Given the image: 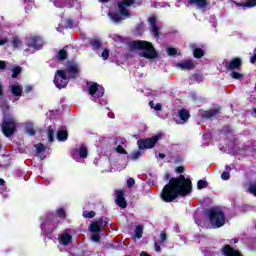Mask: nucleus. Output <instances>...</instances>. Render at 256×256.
I'll list each match as a JSON object with an SVG mask.
<instances>
[{"label": "nucleus", "instance_id": "obj_1", "mask_svg": "<svg viewBox=\"0 0 256 256\" xmlns=\"http://www.w3.org/2000/svg\"><path fill=\"white\" fill-rule=\"evenodd\" d=\"M191 193V180L180 175L178 178L170 179L163 188L161 197L166 203L175 201L178 197H185Z\"/></svg>", "mask_w": 256, "mask_h": 256}, {"label": "nucleus", "instance_id": "obj_2", "mask_svg": "<svg viewBox=\"0 0 256 256\" xmlns=\"http://www.w3.org/2000/svg\"><path fill=\"white\" fill-rule=\"evenodd\" d=\"M81 68L75 61L68 62L66 70H58L54 78V84L58 89H64L69 83V79H75L79 77Z\"/></svg>", "mask_w": 256, "mask_h": 256}, {"label": "nucleus", "instance_id": "obj_3", "mask_svg": "<svg viewBox=\"0 0 256 256\" xmlns=\"http://www.w3.org/2000/svg\"><path fill=\"white\" fill-rule=\"evenodd\" d=\"M130 49L133 51L135 49H139L140 57H144L145 59H157V51H155V47L148 41L136 40L130 42Z\"/></svg>", "mask_w": 256, "mask_h": 256}, {"label": "nucleus", "instance_id": "obj_4", "mask_svg": "<svg viewBox=\"0 0 256 256\" xmlns=\"http://www.w3.org/2000/svg\"><path fill=\"white\" fill-rule=\"evenodd\" d=\"M213 229H219L225 225V213L219 208H211L206 211Z\"/></svg>", "mask_w": 256, "mask_h": 256}, {"label": "nucleus", "instance_id": "obj_5", "mask_svg": "<svg viewBox=\"0 0 256 256\" xmlns=\"http://www.w3.org/2000/svg\"><path fill=\"white\" fill-rule=\"evenodd\" d=\"M3 113L4 119L1 124L2 133L5 137H11L17 129V119L13 115L7 114L5 110H3Z\"/></svg>", "mask_w": 256, "mask_h": 256}, {"label": "nucleus", "instance_id": "obj_6", "mask_svg": "<svg viewBox=\"0 0 256 256\" xmlns=\"http://www.w3.org/2000/svg\"><path fill=\"white\" fill-rule=\"evenodd\" d=\"M88 93L91 95V100L95 101V103L99 101L100 105H107V100H100L105 95V88L103 86L90 82L88 83Z\"/></svg>", "mask_w": 256, "mask_h": 256}, {"label": "nucleus", "instance_id": "obj_7", "mask_svg": "<svg viewBox=\"0 0 256 256\" xmlns=\"http://www.w3.org/2000/svg\"><path fill=\"white\" fill-rule=\"evenodd\" d=\"M58 223L59 219L57 217L53 214H48L46 220L41 224V230L45 235H49V233H53L54 230L57 229Z\"/></svg>", "mask_w": 256, "mask_h": 256}, {"label": "nucleus", "instance_id": "obj_8", "mask_svg": "<svg viewBox=\"0 0 256 256\" xmlns=\"http://www.w3.org/2000/svg\"><path fill=\"white\" fill-rule=\"evenodd\" d=\"M26 45L30 49L24 50L25 55H29L31 53H35V51H39L41 47H43V39L39 36H33L26 40Z\"/></svg>", "mask_w": 256, "mask_h": 256}, {"label": "nucleus", "instance_id": "obj_9", "mask_svg": "<svg viewBox=\"0 0 256 256\" xmlns=\"http://www.w3.org/2000/svg\"><path fill=\"white\" fill-rule=\"evenodd\" d=\"M161 139V134H158L152 138L142 139L138 141L139 149H153L155 147V143Z\"/></svg>", "mask_w": 256, "mask_h": 256}, {"label": "nucleus", "instance_id": "obj_10", "mask_svg": "<svg viewBox=\"0 0 256 256\" xmlns=\"http://www.w3.org/2000/svg\"><path fill=\"white\" fill-rule=\"evenodd\" d=\"M12 95H14L13 103L19 101L21 95H23V86L19 82H12L9 85Z\"/></svg>", "mask_w": 256, "mask_h": 256}, {"label": "nucleus", "instance_id": "obj_11", "mask_svg": "<svg viewBox=\"0 0 256 256\" xmlns=\"http://www.w3.org/2000/svg\"><path fill=\"white\" fill-rule=\"evenodd\" d=\"M133 3H135V0H120L118 2V9L121 13V15H124V17H129V15H131L129 13V9H127L128 7H131V5H133Z\"/></svg>", "mask_w": 256, "mask_h": 256}, {"label": "nucleus", "instance_id": "obj_12", "mask_svg": "<svg viewBox=\"0 0 256 256\" xmlns=\"http://www.w3.org/2000/svg\"><path fill=\"white\" fill-rule=\"evenodd\" d=\"M72 239L73 235H71V230L67 229L58 237L59 245L67 247V245H71Z\"/></svg>", "mask_w": 256, "mask_h": 256}, {"label": "nucleus", "instance_id": "obj_13", "mask_svg": "<svg viewBox=\"0 0 256 256\" xmlns=\"http://www.w3.org/2000/svg\"><path fill=\"white\" fill-rule=\"evenodd\" d=\"M72 157L75 159V161L81 163L82 159L87 158V147L81 146L78 149H75L72 151Z\"/></svg>", "mask_w": 256, "mask_h": 256}, {"label": "nucleus", "instance_id": "obj_14", "mask_svg": "<svg viewBox=\"0 0 256 256\" xmlns=\"http://www.w3.org/2000/svg\"><path fill=\"white\" fill-rule=\"evenodd\" d=\"M107 219L103 220V218L93 222L90 226H89V231H91V233H99V231H101V229H103V227H107Z\"/></svg>", "mask_w": 256, "mask_h": 256}, {"label": "nucleus", "instance_id": "obj_15", "mask_svg": "<svg viewBox=\"0 0 256 256\" xmlns=\"http://www.w3.org/2000/svg\"><path fill=\"white\" fill-rule=\"evenodd\" d=\"M55 7H79V0H54Z\"/></svg>", "mask_w": 256, "mask_h": 256}, {"label": "nucleus", "instance_id": "obj_16", "mask_svg": "<svg viewBox=\"0 0 256 256\" xmlns=\"http://www.w3.org/2000/svg\"><path fill=\"white\" fill-rule=\"evenodd\" d=\"M116 205L121 207V209H125L127 207V201L125 200V193L123 190L116 191Z\"/></svg>", "mask_w": 256, "mask_h": 256}, {"label": "nucleus", "instance_id": "obj_17", "mask_svg": "<svg viewBox=\"0 0 256 256\" xmlns=\"http://www.w3.org/2000/svg\"><path fill=\"white\" fill-rule=\"evenodd\" d=\"M176 67L178 69H182V71H189L191 69H195V63H193V61L191 60H186V61L177 63Z\"/></svg>", "mask_w": 256, "mask_h": 256}, {"label": "nucleus", "instance_id": "obj_18", "mask_svg": "<svg viewBox=\"0 0 256 256\" xmlns=\"http://www.w3.org/2000/svg\"><path fill=\"white\" fill-rule=\"evenodd\" d=\"M224 67H226V69L230 71H233L234 69H239V67H241V59L234 58L231 62H225Z\"/></svg>", "mask_w": 256, "mask_h": 256}, {"label": "nucleus", "instance_id": "obj_19", "mask_svg": "<svg viewBox=\"0 0 256 256\" xmlns=\"http://www.w3.org/2000/svg\"><path fill=\"white\" fill-rule=\"evenodd\" d=\"M149 24L154 37H159V26H157V16L150 17Z\"/></svg>", "mask_w": 256, "mask_h": 256}, {"label": "nucleus", "instance_id": "obj_20", "mask_svg": "<svg viewBox=\"0 0 256 256\" xmlns=\"http://www.w3.org/2000/svg\"><path fill=\"white\" fill-rule=\"evenodd\" d=\"M222 252L224 256H243L239 250H235L229 245L224 246Z\"/></svg>", "mask_w": 256, "mask_h": 256}, {"label": "nucleus", "instance_id": "obj_21", "mask_svg": "<svg viewBox=\"0 0 256 256\" xmlns=\"http://www.w3.org/2000/svg\"><path fill=\"white\" fill-rule=\"evenodd\" d=\"M179 118L181 119L182 123H187L189 121V118L191 117V114L189 113V110L187 109H181L178 111Z\"/></svg>", "mask_w": 256, "mask_h": 256}, {"label": "nucleus", "instance_id": "obj_22", "mask_svg": "<svg viewBox=\"0 0 256 256\" xmlns=\"http://www.w3.org/2000/svg\"><path fill=\"white\" fill-rule=\"evenodd\" d=\"M188 5H195L199 9L207 6V0H188Z\"/></svg>", "mask_w": 256, "mask_h": 256}, {"label": "nucleus", "instance_id": "obj_23", "mask_svg": "<svg viewBox=\"0 0 256 256\" xmlns=\"http://www.w3.org/2000/svg\"><path fill=\"white\" fill-rule=\"evenodd\" d=\"M108 16L114 23H121L123 21V16L119 13L109 12Z\"/></svg>", "mask_w": 256, "mask_h": 256}, {"label": "nucleus", "instance_id": "obj_24", "mask_svg": "<svg viewBox=\"0 0 256 256\" xmlns=\"http://www.w3.org/2000/svg\"><path fill=\"white\" fill-rule=\"evenodd\" d=\"M67 137H69L67 130H64V129L58 130L57 132L58 141H67Z\"/></svg>", "mask_w": 256, "mask_h": 256}, {"label": "nucleus", "instance_id": "obj_25", "mask_svg": "<svg viewBox=\"0 0 256 256\" xmlns=\"http://www.w3.org/2000/svg\"><path fill=\"white\" fill-rule=\"evenodd\" d=\"M219 110H210L203 113L202 117L206 119H213V117H217Z\"/></svg>", "mask_w": 256, "mask_h": 256}, {"label": "nucleus", "instance_id": "obj_26", "mask_svg": "<svg viewBox=\"0 0 256 256\" xmlns=\"http://www.w3.org/2000/svg\"><path fill=\"white\" fill-rule=\"evenodd\" d=\"M25 131H26L27 135H30L31 137H33V135H35V129L33 128V122L26 123Z\"/></svg>", "mask_w": 256, "mask_h": 256}, {"label": "nucleus", "instance_id": "obj_27", "mask_svg": "<svg viewBox=\"0 0 256 256\" xmlns=\"http://www.w3.org/2000/svg\"><path fill=\"white\" fill-rule=\"evenodd\" d=\"M57 59L60 61L67 59V46L58 52Z\"/></svg>", "mask_w": 256, "mask_h": 256}, {"label": "nucleus", "instance_id": "obj_28", "mask_svg": "<svg viewBox=\"0 0 256 256\" xmlns=\"http://www.w3.org/2000/svg\"><path fill=\"white\" fill-rule=\"evenodd\" d=\"M193 47V55L194 57H196V59H201V57H203L204 52L201 48H195V45L192 46Z\"/></svg>", "mask_w": 256, "mask_h": 256}, {"label": "nucleus", "instance_id": "obj_29", "mask_svg": "<svg viewBox=\"0 0 256 256\" xmlns=\"http://www.w3.org/2000/svg\"><path fill=\"white\" fill-rule=\"evenodd\" d=\"M90 45L93 47L94 51H97V49H101V40L92 39L90 40Z\"/></svg>", "mask_w": 256, "mask_h": 256}, {"label": "nucleus", "instance_id": "obj_30", "mask_svg": "<svg viewBox=\"0 0 256 256\" xmlns=\"http://www.w3.org/2000/svg\"><path fill=\"white\" fill-rule=\"evenodd\" d=\"M79 25V22L78 21H73L71 19H67L66 20V29H73L75 27H77Z\"/></svg>", "mask_w": 256, "mask_h": 256}, {"label": "nucleus", "instance_id": "obj_31", "mask_svg": "<svg viewBox=\"0 0 256 256\" xmlns=\"http://www.w3.org/2000/svg\"><path fill=\"white\" fill-rule=\"evenodd\" d=\"M135 237L141 239L143 237V225L136 226Z\"/></svg>", "mask_w": 256, "mask_h": 256}, {"label": "nucleus", "instance_id": "obj_32", "mask_svg": "<svg viewBox=\"0 0 256 256\" xmlns=\"http://www.w3.org/2000/svg\"><path fill=\"white\" fill-rule=\"evenodd\" d=\"M238 7H256V0H248L247 2L243 3V4H237Z\"/></svg>", "mask_w": 256, "mask_h": 256}, {"label": "nucleus", "instance_id": "obj_33", "mask_svg": "<svg viewBox=\"0 0 256 256\" xmlns=\"http://www.w3.org/2000/svg\"><path fill=\"white\" fill-rule=\"evenodd\" d=\"M55 137V129L53 127L49 126L48 127V141L50 143H53Z\"/></svg>", "mask_w": 256, "mask_h": 256}, {"label": "nucleus", "instance_id": "obj_34", "mask_svg": "<svg viewBox=\"0 0 256 256\" xmlns=\"http://www.w3.org/2000/svg\"><path fill=\"white\" fill-rule=\"evenodd\" d=\"M35 148L37 150L38 157H43V151H45V146L42 143H40L36 144Z\"/></svg>", "mask_w": 256, "mask_h": 256}, {"label": "nucleus", "instance_id": "obj_35", "mask_svg": "<svg viewBox=\"0 0 256 256\" xmlns=\"http://www.w3.org/2000/svg\"><path fill=\"white\" fill-rule=\"evenodd\" d=\"M142 156H143V153L139 150H136V151L132 152V154L130 155V159L132 161H136V159H139Z\"/></svg>", "mask_w": 256, "mask_h": 256}, {"label": "nucleus", "instance_id": "obj_36", "mask_svg": "<svg viewBox=\"0 0 256 256\" xmlns=\"http://www.w3.org/2000/svg\"><path fill=\"white\" fill-rule=\"evenodd\" d=\"M83 217L86 219H93V217H95V211H84Z\"/></svg>", "mask_w": 256, "mask_h": 256}, {"label": "nucleus", "instance_id": "obj_37", "mask_svg": "<svg viewBox=\"0 0 256 256\" xmlns=\"http://www.w3.org/2000/svg\"><path fill=\"white\" fill-rule=\"evenodd\" d=\"M12 45L14 49H17L21 45V40L18 37H14L12 40Z\"/></svg>", "mask_w": 256, "mask_h": 256}, {"label": "nucleus", "instance_id": "obj_38", "mask_svg": "<svg viewBox=\"0 0 256 256\" xmlns=\"http://www.w3.org/2000/svg\"><path fill=\"white\" fill-rule=\"evenodd\" d=\"M110 39H112L113 41H116L118 43L123 41V38L117 34H110Z\"/></svg>", "mask_w": 256, "mask_h": 256}, {"label": "nucleus", "instance_id": "obj_39", "mask_svg": "<svg viewBox=\"0 0 256 256\" xmlns=\"http://www.w3.org/2000/svg\"><path fill=\"white\" fill-rule=\"evenodd\" d=\"M12 72H13L12 77H13V79H15L18 77L19 73H21V68L15 67L12 69Z\"/></svg>", "mask_w": 256, "mask_h": 256}, {"label": "nucleus", "instance_id": "obj_40", "mask_svg": "<svg viewBox=\"0 0 256 256\" xmlns=\"http://www.w3.org/2000/svg\"><path fill=\"white\" fill-rule=\"evenodd\" d=\"M4 185H5V180L0 179V186H1L0 193H2L3 197H7V194H3L6 189Z\"/></svg>", "mask_w": 256, "mask_h": 256}, {"label": "nucleus", "instance_id": "obj_41", "mask_svg": "<svg viewBox=\"0 0 256 256\" xmlns=\"http://www.w3.org/2000/svg\"><path fill=\"white\" fill-rule=\"evenodd\" d=\"M198 189H205L207 187V181L205 180H199L197 183Z\"/></svg>", "mask_w": 256, "mask_h": 256}, {"label": "nucleus", "instance_id": "obj_42", "mask_svg": "<svg viewBox=\"0 0 256 256\" xmlns=\"http://www.w3.org/2000/svg\"><path fill=\"white\" fill-rule=\"evenodd\" d=\"M232 79H243V74L233 71L231 74Z\"/></svg>", "mask_w": 256, "mask_h": 256}, {"label": "nucleus", "instance_id": "obj_43", "mask_svg": "<svg viewBox=\"0 0 256 256\" xmlns=\"http://www.w3.org/2000/svg\"><path fill=\"white\" fill-rule=\"evenodd\" d=\"M101 57L102 59H104V61H107V59H109V50L104 49L103 52L101 53Z\"/></svg>", "mask_w": 256, "mask_h": 256}, {"label": "nucleus", "instance_id": "obj_44", "mask_svg": "<svg viewBox=\"0 0 256 256\" xmlns=\"http://www.w3.org/2000/svg\"><path fill=\"white\" fill-rule=\"evenodd\" d=\"M57 216L60 217V219H65V210L63 208L58 209Z\"/></svg>", "mask_w": 256, "mask_h": 256}, {"label": "nucleus", "instance_id": "obj_45", "mask_svg": "<svg viewBox=\"0 0 256 256\" xmlns=\"http://www.w3.org/2000/svg\"><path fill=\"white\" fill-rule=\"evenodd\" d=\"M116 151H117V153H120L122 155H127V151L121 145L117 146Z\"/></svg>", "mask_w": 256, "mask_h": 256}, {"label": "nucleus", "instance_id": "obj_46", "mask_svg": "<svg viewBox=\"0 0 256 256\" xmlns=\"http://www.w3.org/2000/svg\"><path fill=\"white\" fill-rule=\"evenodd\" d=\"M167 54L170 55V56L177 55V49H175V48H168L167 49Z\"/></svg>", "mask_w": 256, "mask_h": 256}, {"label": "nucleus", "instance_id": "obj_47", "mask_svg": "<svg viewBox=\"0 0 256 256\" xmlns=\"http://www.w3.org/2000/svg\"><path fill=\"white\" fill-rule=\"evenodd\" d=\"M100 239H101V236H99V234H93L91 236V240L94 241V243H99Z\"/></svg>", "mask_w": 256, "mask_h": 256}, {"label": "nucleus", "instance_id": "obj_48", "mask_svg": "<svg viewBox=\"0 0 256 256\" xmlns=\"http://www.w3.org/2000/svg\"><path fill=\"white\" fill-rule=\"evenodd\" d=\"M229 177H231V175L229 174V172H223L221 174V179H223V181H228Z\"/></svg>", "mask_w": 256, "mask_h": 256}, {"label": "nucleus", "instance_id": "obj_49", "mask_svg": "<svg viewBox=\"0 0 256 256\" xmlns=\"http://www.w3.org/2000/svg\"><path fill=\"white\" fill-rule=\"evenodd\" d=\"M249 191H250V193H252V195H255V197H256V185L255 184L250 185Z\"/></svg>", "mask_w": 256, "mask_h": 256}, {"label": "nucleus", "instance_id": "obj_50", "mask_svg": "<svg viewBox=\"0 0 256 256\" xmlns=\"http://www.w3.org/2000/svg\"><path fill=\"white\" fill-rule=\"evenodd\" d=\"M160 239L161 243H165V241H167V234L165 232H161Z\"/></svg>", "mask_w": 256, "mask_h": 256}, {"label": "nucleus", "instance_id": "obj_51", "mask_svg": "<svg viewBox=\"0 0 256 256\" xmlns=\"http://www.w3.org/2000/svg\"><path fill=\"white\" fill-rule=\"evenodd\" d=\"M127 185H128V187H133V185H135V179L129 178L127 180Z\"/></svg>", "mask_w": 256, "mask_h": 256}, {"label": "nucleus", "instance_id": "obj_52", "mask_svg": "<svg viewBox=\"0 0 256 256\" xmlns=\"http://www.w3.org/2000/svg\"><path fill=\"white\" fill-rule=\"evenodd\" d=\"M154 247H155L156 253H161V246L159 245V243L155 242Z\"/></svg>", "mask_w": 256, "mask_h": 256}, {"label": "nucleus", "instance_id": "obj_53", "mask_svg": "<svg viewBox=\"0 0 256 256\" xmlns=\"http://www.w3.org/2000/svg\"><path fill=\"white\" fill-rule=\"evenodd\" d=\"M155 111H161L163 109V105L161 103H158L154 106Z\"/></svg>", "mask_w": 256, "mask_h": 256}, {"label": "nucleus", "instance_id": "obj_54", "mask_svg": "<svg viewBox=\"0 0 256 256\" xmlns=\"http://www.w3.org/2000/svg\"><path fill=\"white\" fill-rule=\"evenodd\" d=\"M183 171H185V167L183 166H179L176 168V173H183Z\"/></svg>", "mask_w": 256, "mask_h": 256}, {"label": "nucleus", "instance_id": "obj_55", "mask_svg": "<svg viewBox=\"0 0 256 256\" xmlns=\"http://www.w3.org/2000/svg\"><path fill=\"white\" fill-rule=\"evenodd\" d=\"M5 67H7L5 61H0V69H5Z\"/></svg>", "mask_w": 256, "mask_h": 256}, {"label": "nucleus", "instance_id": "obj_56", "mask_svg": "<svg viewBox=\"0 0 256 256\" xmlns=\"http://www.w3.org/2000/svg\"><path fill=\"white\" fill-rule=\"evenodd\" d=\"M30 91H33V87L27 86L26 89H25V92L30 93Z\"/></svg>", "mask_w": 256, "mask_h": 256}, {"label": "nucleus", "instance_id": "obj_57", "mask_svg": "<svg viewBox=\"0 0 256 256\" xmlns=\"http://www.w3.org/2000/svg\"><path fill=\"white\" fill-rule=\"evenodd\" d=\"M110 119H115V114L113 112L108 113Z\"/></svg>", "mask_w": 256, "mask_h": 256}, {"label": "nucleus", "instance_id": "obj_58", "mask_svg": "<svg viewBox=\"0 0 256 256\" xmlns=\"http://www.w3.org/2000/svg\"><path fill=\"white\" fill-rule=\"evenodd\" d=\"M5 43H7V39H0V45H5Z\"/></svg>", "mask_w": 256, "mask_h": 256}, {"label": "nucleus", "instance_id": "obj_59", "mask_svg": "<svg viewBox=\"0 0 256 256\" xmlns=\"http://www.w3.org/2000/svg\"><path fill=\"white\" fill-rule=\"evenodd\" d=\"M149 106L151 109H155V103L153 101L149 102Z\"/></svg>", "mask_w": 256, "mask_h": 256}, {"label": "nucleus", "instance_id": "obj_60", "mask_svg": "<svg viewBox=\"0 0 256 256\" xmlns=\"http://www.w3.org/2000/svg\"><path fill=\"white\" fill-rule=\"evenodd\" d=\"M158 157H159L160 159H165V154L159 153V154H158Z\"/></svg>", "mask_w": 256, "mask_h": 256}, {"label": "nucleus", "instance_id": "obj_61", "mask_svg": "<svg viewBox=\"0 0 256 256\" xmlns=\"http://www.w3.org/2000/svg\"><path fill=\"white\" fill-rule=\"evenodd\" d=\"M225 169H226V173H229L231 171V168L229 167V165H226Z\"/></svg>", "mask_w": 256, "mask_h": 256}, {"label": "nucleus", "instance_id": "obj_62", "mask_svg": "<svg viewBox=\"0 0 256 256\" xmlns=\"http://www.w3.org/2000/svg\"><path fill=\"white\" fill-rule=\"evenodd\" d=\"M252 115H253V117H256V108H254Z\"/></svg>", "mask_w": 256, "mask_h": 256}, {"label": "nucleus", "instance_id": "obj_63", "mask_svg": "<svg viewBox=\"0 0 256 256\" xmlns=\"http://www.w3.org/2000/svg\"><path fill=\"white\" fill-rule=\"evenodd\" d=\"M28 5H29V7H33V2L32 1H28Z\"/></svg>", "mask_w": 256, "mask_h": 256}, {"label": "nucleus", "instance_id": "obj_64", "mask_svg": "<svg viewBox=\"0 0 256 256\" xmlns=\"http://www.w3.org/2000/svg\"><path fill=\"white\" fill-rule=\"evenodd\" d=\"M155 7H165V5L164 4H158Z\"/></svg>", "mask_w": 256, "mask_h": 256}]
</instances>
